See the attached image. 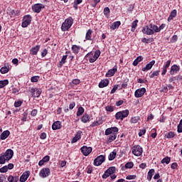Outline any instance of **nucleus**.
Returning a JSON list of instances; mask_svg holds the SVG:
<instances>
[{"mask_svg":"<svg viewBox=\"0 0 182 182\" xmlns=\"http://www.w3.org/2000/svg\"><path fill=\"white\" fill-rule=\"evenodd\" d=\"M86 58H89L90 63H94V62H96V60H97V58H96L95 56L93 55V52L88 53L86 55Z\"/></svg>","mask_w":182,"mask_h":182,"instance_id":"a211bd4d","label":"nucleus"},{"mask_svg":"<svg viewBox=\"0 0 182 182\" xmlns=\"http://www.w3.org/2000/svg\"><path fill=\"white\" fill-rule=\"evenodd\" d=\"M31 176V171H25L20 177V181L21 182H25L26 181V180H28V178H29V176Z\"/></svg>","mask_w":182,"mask_h":182,"instance_id":"4468645a","label":"nucleus"},{"mask_svg":"<svg viewBox=\"0 0 182 182\" xmlns=\"http://www.w3.org/2000/svg\"><path fill=\"white\" fill-rule=\"evenodd\" d=\"M21 14V11H19V10H11L9 12V15L11 18H15V16H19V15Z\"/></svg>","mask_w":182,"mask_h":182,"instance_id":"7c9ffc66","label":"nucleus"},{"mask_svg":"<svg viewBox=\"0 0 182 182\" xmlns=\"http://www.w3.org/2000/svg\"><path fill=\"white\" fill-rule=\"evenodd\" d=\"M94 4H92V8H96V6L99 2H100V0H92Z\"/></svg>","mask_w":182,"mask_h":182,"instance_id":"e2e57ef3","label":"nucleus"},{"mask_svg":"<svg viewBox=\"0 0 182 182\" xmlns=\"http://www.w3.org/2000/svg\"><path fill=\"white\" fill-rule=\"evenodd\" d=\"M100 124H103V119H100L99 121H95L91 124V127H96V126H100Z\"/></svg>","mask_w":182,"mask_h":182,"instance_id":"58836bf2","label":"nucleus"},{"mask_svg":"<svg viewBox=\"0 0 182 182\" xmlns=\"http://www.w3.org/2000/svg\"><path fill=\"white\" fill-rule=\"evenodd\" d=\"M105 110L112 113V112H114V107L112 105H107L105 107Z\"/></svg>","mask_w":182,"mask_h":182,"instance_id":"49530a36","label":"nucleus"},{"mask_svg":"<svg viewBox=\"0 0 182 182\" xmlns=\"http://www.w3.org/2000/svg\"><path fill=\"white\" fill-rule=\"evenodd\" d=\"M154 41V38H144L141 39V42H143V43H151V42H153Z\"/></svg>","mask_w":182,"mask_h":182,"instance_id":"37998d69","label":"nucleus"},{"mask_svg":"<svg viewBox=\"0 0 182 182\" xmlns=\"http://www.w3.org/2000/svg\"><path fill=\"white\" fill-rule=\"evenodd\" d=\"M76 106V103L75 102H73L69 105L70 110H73V108Z\"/></svg>","mask_w":182,"mask_h":182,"instance_id":"052dcab7","label":"nucleus"},{"mask_svg":"<svg viewBox=\"0 0 182 182\" xmlns=\"http://www.w3.org/2000/svg\"><path fill=\"white\" fill-rule=\"evenodd\" d=\"M31 22H32V16L31 15L24 16L21 23L22 28H28L31 25Z\"/></svg>","mask_w":182,"mask_h":182,"instance_id":"39448f33","label":"nucleus"},{"mask_svg":"<svg viewBox=\"0 0 182 182\" xmlns=\"http://www.w3.org/2000/svg\"><path fill=\"white\" fill-rule=\"evenodd\" d=\"M170 161H171V158L168 157V156H166L165 158H164L161 161V163L162 164H170Z\"/></svg>","mask_w":182,"mask_h":182,"instance_id":"4c0bfd02","label":"nucleus"},{"mask_svg":"<svg viewBox=\"0 0 182 182\" xmlns=\"http://www.w3.org/2000/svg\"><path fill=\"white\" fill-rule=\"evenodd\" d=\"M49 160H50V156H46L43 158V161H44V162L48 163V161H49Z\"/></svg>","mask_w":182,"mask_h":182,"instance_id":"338daca9","label":"nucleus"},{"mask_svg":"<svg viewBox=\"0 0 182 182\" xmlns=\"http://www.w3.org/2000/svg\"><path fill=\"white\" fill-rule=\"evenodd\" d=\"M176 41H178V36L177 35H174L171 37L170 42L171 43H176Z\"/></svg>","mask_w":182,"mask_h":182,"instance_id":"09e8293b","label":"nucleus"},{"mask_svg":"<svg viewBox=\"0 0 182 182\" xmlns=\"http://www.w3.org/2000/svg\"><path fill=\"white\" fill-rule=\"evenodd\" d=\"M120 25H122L120 21H115L112 24L110 28L112 29V31H114V29H117Z\"/></svg>","mask_w":182,"mask_h":182,"instance_id":"f704fd0d","label":"nucleus"},{"mask_svg":"<svg viewBox=\"0 0 182 182\" xmlns=\"http://www.w3.org/2000/svg\"><path fill=\"white\" fill-rule=\"evenodd\" d=\"M80 49H82V47L77 45H73L71 47V50L73 51V53H75V55H77V53L80 52Z\"/></svg>","mask_w":182,"mask_h":182,"instance_id":"b1692460","label":"nucleus"},{"mask_svg":"<svg viewBox=\"0 0 182 182\" xmlns=\"http://www.w3.org/2000/svg\"><path fill=\"white\" fill-rule=\"evenodd\" d=\"M154 173H156V171H154V169H150L148 171L147 179L149 180V181H151V178H153V176H154Z\"/></svg>","mask_w":182,"mask_h":182,"instance_id":"473e14b6","label":"nucleus"},{"mask_svg":"<svg viewBox=\"0 0 182 182\" xmlns=\"http://www.w3.org/2000/svg\"><path fill=\"white\" fill-rule=\"evenodd\" d=\"M117 154V151H116V149L112 151L108 156V159L109 160V161H112L114 159H116Z\"/></svg>","mask_w":182,"mask_h":182,"instance_id":"2f4dec72","label":"nucleus"},{"mask_svg":"<svg viewBox=\"0 0 182 182\" xmlns=\"http://www.w3.org/2000/svg\"><path fill=\"white\" fill-rule=\"evenodd\" d=\"M73 18L72 16L66 18L64 22L61 25V31L63 32H66L69 31L70 28H72V25H73Z\"/></svg>","mask_w":182,"mask_h":182,"instance_id":"7ed1b4c3","label":"nucleus"},{"mask_svg":"<svg viewBox=\"0 0 182 182\" xmlns=\"http://www.w3.org/2000/svg\"><path fill=\"white\" fill-rule=\"evenodd\" d=\"M39 49H41V46L37 45L35 47L31 48L30 53L33 55H38V52H39Z\"/></svg>","mask_w":182,"mask_h":182,"instance_id":"412c9836","label":"nucleus"},{"mask_svg":"<svg viewBox=\"0 0 182 182\" xmlns=\"http://www.w3.org/2000/svg\"><path fill=\"white\" fill-rule=\"evenodd\" d=\"M178 72H180V66L177 65L176 64L173 65L171 67L170 75H174L175 73H177Z\"/></svg>","mask_w":182,"mask_h":182,"instance_id":"dca6fc26","label":"nucleus"},{"mask_svg":"<svg viewBox=\"0 0 182 182\" xmlns=\"http://www.w3.org/2000/svg\"><path fill=\"white\" fill-rule=\"evenodd\" d=\"M178 133H182V119L180 120V122L177 127Z\"/></svg>","mask_w":182,"mask_h":182,"instance_id":"8fccbe9b","label":"nucleus"},{"mask_svg":"<svg viewBox=\"0 0 182 182\" xmlns=\"http://www.w3.org/2000/svg\"><path fill=\"white\" fill-rule=\"evenodd\" d=\"M136 26H137V20H135L132 22L131 28L132 32H134V31H136Z\"/></svg>","mask_w":182,"mask_h":182,"instance_id":"de8ad7c7","label":"nucleus"},{"mask_svg":"<svg viewBox=\"0 0 182 182\" xmlns=\"http://www.w3.org/2000/svg\"><path fill=\"white\" fill-rule=\"evenodd\" d=\"M92 33H93V31H92V29L87 30L85 34V41H92Z\"/></svg>","mask_w":182,"mask_h":182,"instance_id":"c756f323","label":"nucleus"},{"mask_svg":"<svg viewBox=\"0 0 182 182\" xmlns=\"http://www.w3.org/2000/svg\"><path fill=\"white\" fill-rule=\"evenodd\" d=\"M22 106V101H16L14 102L15 107H21Z\"/></svg>","mask_w":182,"mask_h":182,"instance_id":"5fc2aeb1","label":"nucleus"},{"mask_svg":"<svg viewBox=\"0 0 182 182\" xmlns=\"http://www.w3.org/2000/svg\"><path fill=\"white\" fill-rule=\"evenodd\" d=\"M103 14L105 16H107L110 14V9L109 7H105L103 11Z\"/></svg>","mask_w":182,"mask_h":182,"instance_id":"3c124183","label":"nucleus"},{"mask_svg":"<svg viewBox=\"0 0 182 182\" xmlns=\"http://www.w3.org/2000/svg\"><path fill=\"white\" fill-rule=\"evenodd\" d=\"M149 76L150 79H154V77H159V76H160V70L154 71L153 73L151 72L149 74Z\"/></svg>","mask_w":182,"mask_h":182,"instance_id":"cd10ccee","label":"nucleus"},{"mask_svg":"<svg viewBox=\"0 0 182 182\" xmlns=\"http://www.w3.org/2000/svg\"><path fill=\"white\" fill-rule=\"evenodd\" d=\"M98 86L100 89H103V87H106L107 86H109V80L108 79L102 80L100 82Z\"/></svg>","mask_w":182,"mask_h":182,"instance_id":"5701e85b","label":"nucleus"},{"mask_svg":"<svg viewBox=\"0 0 182 182\" xmlns=\"http://www.w3.org/2000/svg\"><path fill=\"white\" fill-rule=\"evenodd\" d=\"M136 177V175H128L127 176V180H134Z\"/></svg>","mask_w":182,"mask_h":182,"instance_id":"bf43d9fd","label":"nucleus"},{"mask_svg":"<svg viewBox=\"0 0 182 182\" xmlns=\"http://www.w3.org/2000/svg\"><path fill=\"white\" fill-rule=\"evenodd\" d=\"M45 8V5L43 4H36L32 6V11L33 12H35L36 14H39L41 13V11Z\"/></svg>","mask_w":182,"mask_h":182,"instance_id":"6e6552de","label":"nucleus"},{"mask_svg":"<svg viewBox=\"0 0 182 182\" xmlns=\"http://www.w3.org/2000/svg\"><path fill=\"white\" fill-rule=\"evenodd\" d=\"M117 137V132H114L111 134L107 139V143H112V141H114Z\"/></svg>","mask_w":182,"mask_h":182,"instance_id":"393cba45","label":"nucleus"},{"mask_svg":"<svg viewBox=\"0 0 182 182\" xmlns=\"http://www.w3.org/2000/svg\"><path fill=\"white\" fill-rule=\"evenodd\" d=\"M40 139H41V140H45V139H46V133H41V134L40 135Z\"/></svg>","mask_w":182,"mask_h":182,"instance_id":"774afa93","label":"nucleus"},{"mask_svg":"<svg viewBox=\"0 0 182 182\" xmlns=\"http://www.w3.org/2000/svg\"><path fill=\"white\" fill-rule=\"evenodd\" d=\"M129 109H125V110L118 112L115 114V119L117 120H123L124 118L129 116Z\"/></svg>","mask_w":182,"mask_h":182,"instance_id":"20e7f679","label":"nucleus"},{"mask_svg":"<svg viewBox=\"0 0 182 182\" xmlns=\"http://www.w3.org/2000/svg\"><path fill=\"white\" fill-rule=\"evenodd\" d=\"M8 171V168L6 166H4L0 168V173H6Z\"/></svg>","mask_w":182,"mask_h":182,"instance_id":"864d4df0","label":"nucleus"},{"mask_svg":"<svg viewBox=\"0 0 182 182\" xmlns=\"http://www.w3.org/2000/svg\"><path fill=\"white\" fill-rule=\"evenodd\" d=\"M82 131H78L75 136L73 138L71 143H76L78 140H80V139H82Z\"/></svg>","mask_w":182,"mask_h":182,"instance_id":"f3484780","label":"nucleus"},{"mask_svg":"<svg viewBox=\"0 0 182 182\" xmlns=\"http://www.w3.org/2000/svg\"><path fill=\"white\" fill-rule=\"evenodd\" d=\"M30 92L33 97H39L42 93V90L38 88H31Z\"/></svg>","mask_w":182,"mask_h":182,"instance_id":"9d476101","label":"nucleus"},{"mask_svg":"<svg viewBox=\"0 0 182 182\" xmlns=\"http://www.w3.org/2000/svg\"><path fill=\"white\" fill-rule=\"evenodd\" d=\"M117 72V66L115 65L112 69H110L107 73V77H112V76H114V73Z\"/></svg>","mask_w":182,"mask_h":182,"instance_id":"6ab92c4d","label":"nucleus"},{"mask_svg":"<svg viewBox=\"0 0 182 182\" xmlns=\"http://www.w3.org/2000/svg\"><path fill=\"white\" fill-rule=\"evenodd\" d=\"M165 137L166 139H173V137H176V134L173 132H169L165 134Z\"/></svg>","mask_w":182,"mask_h":182,"instance_id":"79ce46f5","label":"nucleus"},{"mask_svg":"<svg viewBox=\"0 0 182 182\" xmlns=\"http://www.w3.org/2000/svg\"><path fill=\"white\" fill-rule=\"evenodd\" d=\"M133 166H134L133 162H128L124 166L122 167V171H126L127 168H133Z\"/></svg>","mask_w":182,"mask_h":182,"instance_id":"bb28decb","label":"nucleus"},{"mask_svg":"<svg viewBox=\"0 0 182 182\" xmlns=\"http://www.w3.org/2000/svg\"><path fill=\"white\" fill-rule=\"evenodd\" d=\"M106 161V156L100 155L94 160V166H101Z\"/></svg>","mask_w":182,"mask_h":182,"instance_id":"423d86ee","label":"nucleus"},{"mask_svg":"<svg viewBox=\"0 0 182 182\" xmlns=\"http://www.w3.org/2000/svg\"><path fill=\"white\" fill-rule=\"evenodd\" d=\"M50 174V169L48 168H44L40 171V176L45 178V177H48Z\"/></svg>","mask_w":182,"mask_h":182,"instance_id":"ddd939ff","label":"nucleus"},{"mask_svg":"<svg viewBox=\"0 0 182 182\" xmlns=\"http://www.w3.org/2000/svg\"><path fill=\"white\" fill-rule=\"evenodd\" d=\"M83 113H85V108H83V107H78L77 113H76L77 116V117L82 116V114H83Z\"/></svg>","mask_w":182,"mask_h":182,"instance_id":"a19ab883","label":"nucleus"},{"mask_svg":"<svg viewBox=\"0 0 182 182\" xmlns=\"http://www.w3.org/2000/svg\"><path fill=\"white\" fill-rule=\"evenodd\" d=\"M14 157V151L11 149L0 154V164H5Z\"/></svg>","mask_w":182,"mask_h":182,"instance_id":"f257e3e1","label":"nucleus"},{"mask_svg":"<svg viewBox=\"0 0 182 182\" xmlns=\"http://www.w3.org/2000/svg\"><path fill=\"white\" fill-rule=\"evenodd\" d=\"M66 59H68V55H63L60 63L58 65V68H62L65 63H66Z\"/></svg>","mask_w":182,"mask_h":182,"instance_id":"c9c22d12","label":"nucleus"},{"mask_svg":"<svg viewBox=\"0 0 182 182\" xmlns=\"http://www.w3.org/2000/svg\"><path fill=\"white\" fill-rule=\"evenodd\" d=\"M94 56L97 58L99 59V56H100V50H96L95 52Z\"/></svg>","mask_w":182,"mask_h":182,"instance_id":"69168bd1","label":"nucleus"},{"mask_svg":"<svg viewBox=\"0 0 182 182\" xmlns=\"http://www.w3.org/2000/svg\"><path fill=\"white\" fill-rule=\"evenodd\" d=\"M18 181H19V177L18 176H9L8 177V181L9 182H18Z\"/></svg>","mask_w":182,"mask_h":182,"instance_id":"e433bc0d","label":"nucleus"},{"mask_svg":"<svg viewBox=\"0 0 182 182\" xmlns=\"http://www.w3.org/2000/svg\"><path fill=\"white\" fill-rule=\"evenodd\" d=\"M9 84V81L8 80H0V89H2V87H5V86Z\"/></svg>","mask_w":182,"mask_h":182,"instance_id":"ea45409f","label":"nucleus"},{"mask_svg":"<svg viewBox=\"0 0 182 182\" xmlns=\"http://www.w3.org/2000/svg\"><path fill=\"white\" fill-rule=\"evenodd\" d=\"M156 63V60H153L149 62V63L146 64V65L141 69L142 72H146V70H150L153 66H154Z\"/></svg>","mask_w":182,"mask_h":182,"instance_id":"2eb2a0df","label":"nucleus"},{"mask_svg":"<svg viewBox=\"0 0 182 182\" xmlns=\"http://www.w3.org/2000/svg\"><path fill=\"white\" fill-rule=\"evenodd\" d=\"M114 173H116V167L111 166L105 171V173L102 175V178H107L109 176H112V174H114Z\"/></svg>","mask_w":182,"mask_h":182,"instance_id":"0eeeda50","label":"nucleus"},{"mask_svg":"<svg viewBox=\"0 0 182 182\" xmlns=\"http://www.w3.org/2000/svg\"><path fill=\"white\" fill-rule=\"evenodd\" d=\"M46 55H48V50H46V48H45L41 53V56H42V58H45V56H46Z\"/></svg>","mask_w":182,"mask_h":182,"instance_id":"0e129e2a","label":"nucleus"},{"mask_svg":"<svg viewBox=\"0 0 182 182\" xmlns=\"http://www.w3.org/2000/svg\"><path fill=\"white\" fill-rule=\"evenodd\" d=\"M177 167H178V164H177V162H173L171 166V168H172V170H176Z\"/></svg>","mask_w":182,"mask_h":182,"instance_id":"13d9d810","label":"nucleus"},{"mask_svg":"<svg viewBox=\"0 0 182 182\" xmlns=\"http://www.w3.org/2000/svg\"><path fill=\"white\" fill-rule=\"evenodd\" d=\"M119 132V129L116 127L108 128L105 130V136H109L114 133H117Z\"/></svg>","mask_w":182,"mask_h":182,"instance_id":"f8f14e48","label":"nucleus"},{"mask_svg":"<svg viewBox=\"0 0 182 182\" xmlns=\"http://www.w3.org/2000/svg\"><path fill=\"white\" fill-rule=\"evenodd\" d=\"M11 132L9 130L4 131L0 135V140H6L9 137Z\"/></svg>","mask_w":182,"mask_h":182,"instance_id":"4be33fe9","label":"nucleus"},{"mask_svg":"<svg viewBox=\"0 0 182 182\" xmlns=\"http://www.w3.org/2000/svg\"><path fill=\"white\" fill-rule=\"evenodd\" d=\"M170 65H171V60H168L164 65H163L162 68V72H161V75L164 76V75H166V73H167V69H168V68H170Z\"/></svg>","mask_w":182,"mask_h":182,"instance_id":"1a4fd4ad","label":"nucleus"},{"mask_svg":"<svg viewBox=\"0 0 182 182\" xmlns=\"http://www.w3.org/2000/svg\"><path fill=\"white\" fill-rule=\"evenodd\" d=\"M38 114V109H33L31 112V115L33 116V117H35Z\"/></svg>","mask_w":182,"mask_h":182,"instance_id":"680f3d73","label":"nucleus"},{"mask_svg":"<svg viewBox=\"0 0 182 182\" xmlns=\"http://www.w3.org/2000/svg\"><path fill=\"white\" fill-rule=\"evenodd\" d=\"M143 32L146 33V35H154V33H159V26L151 23L149 26H146L143 29Z\"/></svg>","mask_w":182,"mask_h":182,"instance_id":"f03ea898","label":"nucleus"},{"mask_svg":"<svg viewBox=\"0 0 182 182\" xmlns=\"http://www.w3.org/2000/svg\"><path fill=\"white\" fill-rule=\"evenodd\" d=\"M146 93V88L142 87L137 90V97H143Z\"/></svg>","mask_w":182,"mask_h":182,"instance_id":"c85d7f7f","label":"nucleus"},{"mask_svg":"<svg viewBox=\"0 0 182 182\" xmlns=\"http://www.w3.org/2000/svg\"><path fill=\"white\" fill-rule=\"evenodd\" d=\"M52 129L53 130H59V129H62V122H60V121L53 122Z\"/></svg>","mask_w":182,"mask_h":182,"instance_id":"aec40b11","label":"nucleus"},{"mask_svg":"<svg viewBox=\"0 0 182 182\" xmlns=\"http://www.w3.org/2000/svg\"><path fill=\"white\" fill-rule=\"evenodd\" d=\"M31 80L33 83H35L39 80V76H33L31 78Z\"/></svg>","mask_w":182,"mask_h":182,"instance_id":"603ef678","label":"nucleus"},{"mask_svg":"<svg viewBox=\"0 0 182 182\" xmlns=\"http://www.w3.org/2000/svg\"><path fill=\"white\" fill-rule=\"evenodd\" d=\"M92 150V149L90 146L87 147V146H83L81 147V153H82L84 156H89Z\"/></svg>","mask_w":182,"mask_h":182,"instance_id":"9b49d317","label":"nucleus"},{"mask_svg":"<svg viewBox=\"0 0 182 182\" xmlns=\"http://www.w3.org/2000/svg\"><path fill=\"white\" fill-rule=\"evenodd\" d=\"M90 120V116L87 114H85L82 117H81V122L82 123H87Z\"/></svg>","mask_w":182,"mask_h":182,"instance_id":"72a5a7b5","label":"nucleus"},{"mask_svg":"<svg viewBox=\"0 0 182 182\" xmlns=\"http://www.w3.org/2000/svg\"><path fill=\"white\" fill-rule=\"evenodd\" d=\"M72 83L77 86V85H80V80H79V79H74V80H72Z\"/></svg>","mask_w":182,"mask_h":182,"instance_id":"6e6d98bb","label":"nucleus"},{"mask_svg":"<svg viewBox=\"0 0 182 182\" xmlns=\"http://www.w3.org/2000/svg\"><path fill=\"white\" fill-rule=\"evenodd\" d=\"M138 134L139 137H141V136H144V134H146V129H141Z\"/></svg>","mask_w":182,"mask_h":182,"instance_id":"4d7b16f0","label":"nucleus"},{"mask_svg":"<svg viewBox=\"0 0 182 182\" xmlns=\"http://www.w3.org/2000/svg\"><path fill=\"white\" fill-rule=\"evenodd\" d=\"M176 16H177V10L173 9L169 16L168 17V22H170V21H173V19H174V18H176Z\"/></svg>","mask_w":182,"mask_h":182,"instance_id":"a878e982","label":"nucleus"},{"mask_svg":"<svg viewBox=\"0 0 182 182\" xmlns=\"http://www.w3.org/2000/svg\"><path fill=\"white\" fill-rule=\"evenodd\" d=\"M141 154H143V148L137 145V157L141 156Z\"/></svg>","mask_w":182,"mask_h":182,"instance_id":"a18cd8bd","label":"nucleus"},{"mask_svg":"<svg viewBox=\"0 0 182 182\" xmlns=\"http://www.w3.org/2000/svg\"><path fill=\"white\" fill-rule=\"evenodd\" d=\"M0 72L1 73H2V75H5V73H8V72H9V68L6 66L2 67L0 69Z\"/></svg>","mask_w":182,"mask_h":182,"instance_id":"c03bdc74","label":"nucleus"}]
</instances>
